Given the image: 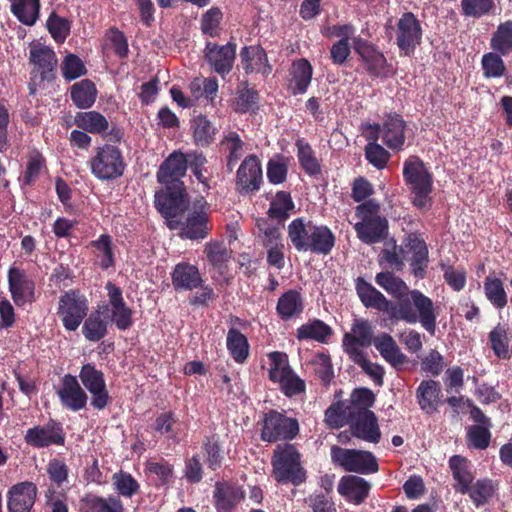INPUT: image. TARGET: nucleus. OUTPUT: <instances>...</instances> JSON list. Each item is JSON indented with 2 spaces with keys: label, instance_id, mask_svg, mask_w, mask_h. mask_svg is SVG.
Wrapping results in <instances>:
<instances>
[{
  "label": "nucleus",
  "instance_id": "nucleus-1",
  "mask_svg": "<svg viewBox=\"0 0 512 512\" xmlns=\"http://www.w3.org/2000/svg\"><path fill=\"white\" fill-rule=\"evenodd\" d=\"M374 344L383 359L396 370H402L410 360L401 351L394 338L388 333H381L373 339V327L366 319H355L351 332L343 336L342 346L349 356L355 353H364L361 348H367Z\"/></svg>",
  "mask_w": 512,
  "mask_h": 512
},
{
  "label": "nucleus",
  "instance_id": "nucleus-2",
  "mask_svg": "<svg viewBox=\"0 0 512 512\" xmlns=\"http://www.w3.org/2000/svg\"><path fill=\"white\" fill-rule=\"evenodd\" d=\"M391 320L405 321L409 324L420 322L422 327L431 335L436 331V319L433 301L420 290H410L404 298L394 303Z\"/></svg>",
  "mask_w": 512,
  "mask_h": 512
},
{
  "label": "nucleus",
  "instance_id": "nucleus-3",
  "mask_svg": "<svg viewBox=\"0 0 512 512\" xmlns=\"http://www.w3.org/2000/svg\"><path fill=\"white\" fill-rule=\"evenodd\" d=\"M402 173L404 182L411 192L413 205L418 209L430 207L433 175L423 160L416 155L409 156L404 161Z\"/></svg>",
  "mask_w": 512,
  "mask_h": 512
},
{
  "label": "nucleus",
  "instance_id": "nucleus-4",
  "mask_svg": "<svg viewBox=\"0 0 512 512\" xmlns=\"http://www.w3.org/2000/svg\"><path fill=\"white\" fill-rule=\"evenodd\" d=\"M272 476L279 484L300 486L306 481L301 453L294 444L277 445L271 458Z\"/></svg>",
  "mask_w": 512,
  "mask_h": 512
},
{
  "label": "nucleus",
  "instance_id": "nucleus-5",
  "mask_svg": "<svg viewBox=\"0 0 512 512\" xmlns=\"http://www.w3.org/2000/svg\"><path fill=\"white\" fill-rule=\"evenodd\" d=\"M379 213L380 205L374 199H369L355 208V216L361 221L354 225V229L358 238L365 244L382 242L389 234L388 220Z\"/></svg>",
  "mask_w": 512,
  "mask_h": 512
},
{
  "label": "nucleus",
  "instance_id": "nucleus-6",
  "mask_svg": "<svg viewBox=\"0 0 512 512\" xmlns=\"http://www.w3.org/2000/svg\"><path fill=\"white\" fill-rule=\"evenodd\" d=\"M88 166L95 178L110 181L122 177L127 165L122 150L116 145L105 143L94 149Z\"/></svg>",
  "mask_w": 512,
  "mask_h": 512
},
{
  "label": "nucleus",
  "instance_id": "nucleus-7",
  "mask_svg": "<svg viewBox=\"0 0 512 512\" xmlns=\"http://www.w3.org/2000/svg\"><path fill=\"white\" fill-rule=\"evenodd\" d=\"M88 312V298L80 290L70 289L59 296L56 315L66 331L75 332Z\"/></svg>",
  "mask_w": 512,
  "mask_h": 512
},
{
  "label": "nucleus",
  "instance_id": "nucleus-8",
  "mask_svg": "<svg viewBox=\"0 0 512 512\" xmlns=\"http://www.w3.org/2000/svg\"><path fill=\"white\" fill-rule=\"evenodd\" d=\"M300 427L296 418L288 417L285 412L271 409L262 419L261 440L269 443L291 441L299 434Z\"/></svg>",
  "mask_w": 512,
  "mask_h": 512
},
{
  "label": "nucleus",
  "instance_id": "nucleus-9",
  "mask_svg": "<svg viewBox=\"0 0 512 512\" xmlns=\"http://www.w3.org/2000/svg\"><path fill=\"white\" fill-rule=\"evenodd\" d=\"M353 48L359 56L363 69L370 77L386 79L394 74L392 64L372 42L357 37L353 40Z\"/></svg>",
  "mask_w": 512,
  "mask_h": 512
},
{
  "label": "nucleus",
  "instance_id": "nucleus-10",
  "mask_svg": "<svg viewBox=\"0 0 512 512\" xmlns=\"http://www.w3.org/2000/svg\"><path fill=\"white\" fill-rule=\"evenodd\" d=\"M330 455L333 464L347 472L367 475L379 470L377 459L370 451L347 449L334 445L331 447Z\"/></svg>",
  "mask_w": 512,
  "mask_h": 512
},
{
  "label": "nucleus",
  "instance_id": "nucleus-11",
  "mask_svg": "<svg viewBox=\"0 0 512 512\" xmlns=\"http://www.w3.org/2000/svg\"><path fill=\"white\" fill-rule=\"evenodd\" d=\"M25 443L35 449L48 448L50 446H64L66 432L61 422L50 418L44 424L34 425L26 430Z\"/></svg>",
  "mask_w": 512,
  "mask_h": 512
},
{
  "label": "nucleus",
  "instance_id": "nucleus-12",
  "mask_svg": "<svg viewBox=\"0 0 512 512\" xmlns=\"http://www.w3.org/2000/svg\"><path fill=\"white\" fill-rule=\"evenodd\" d=\"M155 194V207L167 220L183 214L188 208V194L185 186L163 185Z\"/></svg>",
  "mask_w": 512,
  "mask_h": 512
},
{
  "label": "nucleus",
  "instance_id": "nucleus-13",
  "mask_svg": "<svg viewBox=\"0 0 512 512\" xmlns=\"http://www.w3.org/2000/svg\"><path fill=\"white\" fill-rule=\"evenodd\" d=\"M423 30L419 19L412 12H405L398 19L395 28V43L405 56L414 54L420 45Z\"/></svg>",
  "mask_w": 512,
  "mask_h": 512
},
{
  "label": "nucleus",
  "instance_id": "nucleus-14",
  "mask_svg": "<svg viewBox=\"0 0 512 512\" xmlns=\"http://www.w3.org/2000/svg\"><path fill=\"white\" fill-rule=\"evenodd\" d=\"M390 150L399 152L404 149L406 141L407 123L403 117L390 112L384 114L381 123H375L371 126Z\"/></svg>",
  "mask_w": 512,
  "mask_h": 512
},
{
  "label": "nucleus",
  "instance_id": "nucleus-15",
  "mask_svg": "<svg viewBox=\"0 0 512 512\" xmlns=\"http://www.w3.org/2000/svg\"><path fill=\"white\" fill-rule=\"evenodd\" d=\"M79 379L92 396L91 406L96 410L105 409L110 403L111 397L106 387L104 373L93 363H87L81 367Z\"/></svg>",
  "mask_w": 512,
  "mask_h": 512
},
{
  "label": "nucleus",
  "instance_id": "nucleus-16",
  "mask_svg": "<svg viewBox=\"0 0 512 512\" xmlns=\"http://www.w3.org/2000/svg\"><path fill=\"white\" fill-rule=\"evenodd\" d=\"M209 204L200 197L193 203V209L188 213L186 221L180 229V236L183 239L203 240L211 230L209 222Z\"/></svg>",
  "mask_w": 512,
  "mask_h": 512
},
{
  "label": "nucleus",
  "instance_id": "nucleus-17",
  "mask_svg": "<svg viewBox=\"0 0 512 512\" xmlns=\"http://www.w3.org/2000/svg\"><path fill=\"white\" fill-rule=\"evenodd\" d=\"M105 289L109 298V312L106 317L109 318V323L112 322L120 331H126L133 325V311L127 306L123 298V293L120 287L112 282H107Z\"/></svg>",
  "mask_w": 512,
  "mask_h": 512
},
{
  "label": "nucleus",
  "instance_id": "nucleus-18",
  "mask_svg": "<svg viewBox=\"0 0 512 512\" xmlns=\"http://www.w3.org/2000/svg\"><path fill=\"white\" fill-rule=\"evenodd\" d=\"M347 423L354 437L374 444L380 441L381 431L373 411H348Z\"/></svg>",
  "mask_w": 512,
  "mask_h": 512
},
{
  "label": "nucleus",
  "instance_id": "nucleus-19",
  "mask_svg": "<svg viewBox=\"0 0 512 512\" xmlns=\"http://www.w3.org/2000/svg\"><path fill=\"white\" fill-rule=\"evenodd\" d=\"M263 183L259 158L250 154L240 164L236 174V190L240 194H253L259 191Z\"/></svg>",
  "mask_w": 512,
  "mask_h": 512
},
{
  "label": "nucleus",
  "instance_id": "nucleus-20",
  "mask_svg": "<svg viewBox=\"0 0 512 512\" xmlns=\"http://www.w3.org/2000/svg\"><path fill=\"white\" fill-rule=\"evenodd\" d=\"M187 169L188 153L173 151L159 166L157 181L162 185L185 186L182 178L186 175Z\"/></svg>",
  "mask_w": 512,
  "mask_h": 512
},
{
  "label": "nucleus",
  "instance_id": "nucleus-21",
  "mask_svg": "<svg viewBox=\"0 0 512 512\" xmlns=\"http://www.w3.org/2000/svg\"><path fill=\"white\" fill-rule=\"evenodd\" d=\"M8 288L14 303L22 307L35 300V283L22 268L11 266L7 273Z\"/></svg>",
  "mask_w": 512,
  "mask_h": 512
},
{
  "label": "nucleus",
  "instance_id": "nucleus-22",
  "mask_svg": "<svg viewBox=\"0 0 512 512\" xmlns=\"http://www.w3.org/2000/svg\"><path fill=\"white\" fill-rule=\"evenodd\" d=\"M236 48V43L232 41L222 46L207 42L204 49L205 59L214 72L225 77L233 68Z\"/></svg>",
  "mask_w": 512,
  "mask_h": 512
},
{
  "label": "nucleus",
  "instance_id": "nucleus-23",
  "mask_svg": "<svg viewBox=\"0 0 512 512\" xmlns=\"http://www.w3.org/2000/svg\"><path fill=\"white\" fill-rule=\"evenodd\" d=\"M61 405L73 412L86 408L88 396L86 391L80 386L77 377L72 374H66L62 378V384L56 392Z\"/></svg>",
  "mask_w": 512,
  "mask_h": 512
},
{
  "label": "nucleus",
  "instance_id": "nucleus-24",
  "mask_svg": "<svg viewBox=\"0 0 512 512\" xmlns=\"http://www.w3.org/2000/svg\"><path fill=\"white\" fill-rule=\"evenodd\" d=\"M37 487L24 481L13 485L7 493L8 512H30L35 504Z\"/></svg>",
  "mask_w": 512,
  "mask_h": 512
},
{
  "label": "nucleus",
  "instance_id": "nucleus-25",
  "mask_svg": "<svg viewBox=\"0 0 512 512\" xmlns=\"http://www.w3.org/2000/svg\"><path fill=\"white\" fill-rule=\"evenodd\" d=\"M109 312V305L104 304L88 312V315L82 322L81 332L84 338L89 342H98L108 334L109 318L106 314Z\"/></svg>",
  "mask_w": 512,
  "mask_h": 512
},
{
  "label": "nucleus",
  "instance_id": "nucleus-26",
  "mask_svg": "<svg viewBox=\"0 0 512 512\" xmlns=\"http://www.w3.org/2000/svg\"><path fill=\"white\" fill-rule=\"evenodd\" d=\"M415 397L420 409L432 415L438 411L443 404V392L439 381L424 379L420 382L415 391Z\"/></svg>",
  "mask_w": 512,
  "mask_h": 512
},
{
  "label": "nucleus",
  "instance_id": "nucleus-27",
  "mask_svg": "<svg viewBox=\"0 0 512 512\" xmlns=\"http://www.w3.org/2000/svg\"><path fill=\"white\" fill-rule=\"evenodd\" d=\"M355 290L364 307L376 309L381 312H387L391 317L394 303L388 300L379 290H377L371 283L367 282L363 277L359 276L355 279Z\"/></svg>",
  "mask_w": 512,
  "mask_h": 512
},
{
  "label": "nucleus",
  "instance_id": "nucleus-28",
  "mask_svg": "<svg viewBox=\"0 0 512 512\" xmlns=\"http://www.w3.org/2000/svg\"><path fill=\"white\" fill-rule=\"evenodd\" d=\"M242 489L227 481L216 482L213 491V503L217 512H232L244 499Z\"/></svg>",
  "mask_w": 512,
  "mask_h": 512
},
{
  "label": "nucleus",
  "instance_id": "nucleus-29",
  "mask_svg": "<svg viewBox=\"0 0 512 512\" xmlns=\"http://www.w3.org/2000/svg\"><path fill=\"white\" fill-rule=\"evenodd\" d=\"M240 62L247 75L260 73L267 76L272 71L266 51L260 45L244 46L240 51Z\"/></svg>",
  "mask_w": 512,
  "mask_h": 512
},
{
  "label": "nucleus",
  "instance_id": "nucleus-30",
  "mask_svg": "<svg viewBox=\"0 0 512 512\" xmlns=\"http://www.w3.org/2000/svg\"><path fill=\"white\" fill-rule=\"evenodd\" d=\"M171 280L175 291H192L204 283L199 268L188 262H179L174 266Z\"/></svg>",
  "mask_w": 512,
  "mask_h": 512
},
{
  "label": "nucleus",
  "instance_id": "nucleus-31",
  "mask_svg": "<svg viewBox=\"0 0 512 512\" xmlns=\"http://www.w3.org/2000/svg\"><path fill=\"white\" fill-rule=\"evenodd\" d=\"M29 61L40 73L41 80L51 81L55 78L57 59L51 48L41 44H33L29 51Z\"/></svg>",
  "mask_w": 512,
  "mask_h": 512
},
{
  "label": "nucleus",
  "instance_id": "nucleus-32",
  "mask_svg": "<svg viewBox=\"0 0 512 512\" xmlns=\"http://www.w3.org/2000/svg\"><path fill=\"white\" fill-rule=\"evenodd\" d=\"M370 489V483L364 478L355 475H346L340 479L337 490L346 501L360 505L369 496Z\"/></svg>",
  "mask_w": 512,
  "mask_h": 512
},
{
  "label": "nucleus",
  "instance_id": "nucleus-33",
  "mask_svg": "<svg viewBox=\"0 0 512 512\" xmlns=\"http://www.w3.org/2000/svg\"><path fill=\"white\" fill-rule=\"evenodd\" d=\"M461 495H468L476 508L490 504L498 497L499 482L490 478H480L473 481Z\"/></svg>",
  "mask_w": 512,
  "mask_h": 512
},
{
  "label": "nucleus",
  "instance_id": "nucleus-34",
  "mask_svg": "<svg viewBox=\"0 0 512 512\" xmlns=\"http://www.w3.org/2000/svg\"><path fill=\"white\" fill-rule=\"evenodd\" d=\"M289 91L292 95H302L307 92L313 76V67L306 58L294 60L290 69Z\"/></svg>",
  "mask_w": 512,
  "mask_h": 512
},
{
  "label": "nucleus",
  "instance_id": "nucleus-35",
  "mask_svg": "<svg viewBox=\"0 0 512 512\" xmlns=\"http://www.w3.org/2000/svg\"><path fill=\"white\" fill-rule=\"evenodd\" d=\"M304 308V298L301 293L295 289H289L278 298L276 312L281 320L288 321L299 317Z\"/></svg>",
  "mask_w": 512,
  "mask_h": 512
},
{
  "label": "nucleus",
  "instance_id": "nucleus-36",
  "mask_svg": "<svg viewBox=\"0 0 512 512\" xmlns=\"http://www.w3.org/2000/svg\"><path fill=\"white\" fill-rule=\"evenodd\" d=\"M335 244V234L328 226L313 224L307 251L326 256L332 252Z\"/></svg>",
  "mask_w": 512,
  "mask_h": 512
},
{
  "label": "nucleus",
  "instance_id": "nucleus-37",
  "mask_svg": "<svg viewBox=\"0 0 512 512\" xmlns=\"http://www.w3.org/2000/svg\"><path fill=\"white\" fill-rule=\"evenodd\" d=\"M449 468L455 481L453 484L455 492L461 494L464 493V491H468L467 487L472 484L475 479L471 471L470 461L461 455H453L449 459Z\"/></svg>",
  "mask_w": 512,
  "mask_h": 512
},
{
  "label": "nucleus",
  "instance_id": "nucleus-38",
  "mask_svg": "<svg viewBox=\"0 0 512 512\" xmlns=\"http://www.w3.org/2000/svg\"><path fill=\"white\" fill-rule=\"evenodd\" d=\"M201 452L204 463L211 471L218 470L225 460V450L221 445L218 434H212L203 438Z\"/></svg>",
  "mask_w": 512,
  "mask_h": 512
},
{
  "label": "nucleus",
  "instance_id": "nucleus-39",
  "mask_svg": "<svg viewBox=\"0 0 512 512\" xmlns=\"http://www.w3.org/2000/svg\"><path fill=\"white\" fill-rule=\"evenodd\" d=\"M313 222L304 217L293 219L288 225V238L298 252H307Z\"/></svg>",
  "mask_w": 512,
  "mask_h": 512
},
{
  "label": "nucleus",
  "instance_id": "nucleus-40",
  "mask_svg": "<svg viewBox=\"0 0 512 512\" xmlns=\"http://www.w3.org/2000/svg\"><path fill=\"white\" fill-rule=\"evenodd\" d=\"M97 88L90 79H83L70 87V98L79 109L91 108L97 98Z\"/></svg>",
  "mask_w": 512,
  "mask_h": 512
},
{
  "label": "nucleus",
  "instance_id": "nucleus-41",
  "mask_svg": "<svg viewBox=\"0 0 512 512\" xmlns=\"http://www.w3.org/2000/svg\"><path fill=\"white\" fill-rule=\"evenodd\" d=\"M332 335V328L320 319L309 320L296 330V337L299 341L314 340L326 344Z\"/></svg>",
  "mask_w": 512,
  "mask_h": 512
},
{
  "label": "nucleus",
  "instance_id": "nucleus-42",
  "mask_svg": "<svg viewBox=\"0 0 512 512\" xmlns=\"http://www.w3.org/2000/svg\"><path fill=\"white\" fill-rule=\"evenodd\" d=\"M74 124L91 134L103 135L109 129V122L98 111L77 112L74 116Z\"/></svg>",
  "mask_w": 512,
  "mask_h": 512
},
{
  "label": "nucleus",
  "instance_id": "nucleus-43",
  "mask_svg": "<svg viewBox=\"0 0 512 512\" xmlns=\"http://www.w3.org/2000/svg\"><path fill=\"white\" fill-rule=\"evenodd\" d=\"M490 347L499 359H509L511 351L509 343L512 339L510 329L507 324L498 323L488 335Z\"/></svg>",
  "mask_w": 512,
  "mask_h": 512
},
{
  "label": "nucleus",
  "instance_id": "nucleus-44",
  "mask_svg": "<svg viewBox=\"0 0 512 512\" xmlns=\"http://www.w3.org/2000/svg\"><path fill=\"white\" fill-rule=\"evenodd\" d=\"M11 13L19 22L33 26L40 16V0H9Z\"/></svg>",
  "mask_w": 512,
  "mask_h": 512
},
{
  "label": "nucleus",
  "instance_id": "nucleus-45",
  "mask_svg": "<svg viewBox=\"0 0 512 512\" xmlns=\"http://www.w3.org/2000/svg\"><path fill=\"white\" fill-rule=\"evenodd\" d=\"M297 148V158L300 167L309 176H317L321 173V164L316 157L315 151L311 145L303 138H299L295 142Z\"/></svg>",
  "mask_w": 512,
  "mask_h": 512
},
{
  "label": "nucleus",
  "instance_id": "nucleus-46",
  "mask_svg": "<svg viewBox=\"0 0 512 512\" xmlns=\"http://www.w3.org/2000/svg\"><path fill=\"white\" fill-rule=\"evenodd\" d=\"M193 139L197 146L208 147L215 139L216 127L205 115H198L191 121Z\"/></svg>",
  "mask_w": 512,
  "mask_h": 512
},
{
  "label": "nucleus",
  "instance_id": "nucleus-47",
  "mask_svg": "<svg viewBox=\"0 0 512 512\" xmlns=\"http://www.w3.org/2000/svg\"><path fill=\"white\" fill-rule=\"evenodd\" d=\"M227 349L237 363H244L249 356V343L247 337L238 329L231 328L227 333Z\"/></svg>",
  "mask_w": 512,
  "mask_h": 512
},
{
  "label": "nucleus",
  "instance_id": "nucleus-48",
  "mask_svg": "<svg viewBox=\"0 0 512 512\" xmlns=\"http://www.w3.org/2000/svg\"><path fill=\"white\" fill-rule=\"evenodd\" d=\"M294 208L295 204L291 197V193L287 191H278L270 202L267 214L271 219L284 222L289 218L290 211H292Z\"/></svg>",
  "mask_w": 512,
  "mask_h": 512
},
{
  "label": "nucleus",
  "instance_id": "nucleus-49",
  "mask_svg": "<svg viewBox=\"0 0 512 512\" xmlns=\"http://www.w3.org/2000/svg\"><path fill=\"white\" fill-rule=\"evenodd\" d=\"M375 281L381 288H383L388 294L395 297L398 301H400V298H404L406 293L410 291L407 284L400 277H397L390 271L377 273Z\"/></svg>",
  "mask_w": 512,
  "mask_h": 512
},
{
  "label": "nucleus",
  "instance_id": "nucleus-50",
  "mask_svg": "<svg viewBox=\"0 0 512 512\" xmlns=\"http://www.w3.org/2000/svg\"><path fill=\"white\" fill-rule=\"evenodd\" d=\"M490 46L503 56L512 52V20H507L498 25L491 37Z\"/></svg>",
  "mask_w": 512,
  "mask_h": 512
},
{
  "label": "nucleus",
  "instance_id": "nucleus-51",
  "mask_svg": "<svg viewBox=\"0 0 512 512\" xmlns=\"http://www.w3.org/2000/svg\"><path fill=\"white\" fill-rule=\"evenodd\" d=\"M485 296L496 309H503L507 305V294L501 279L486 277L484 281Z\"/></svg>",
  "mask_w": 512,
  "mask_h": 512
},
{
  "label": "nucleus",
  "instance_id": "nucleus-52",
  "mask_svg": "<svg viewBox=\"0 0 512 512\" xmlns=\"http://www.w3.org/2000/svg\"><path fill=\"white\" fill-rule=\"evenodd\" d=\"M88 512H125L124 505L119 497L91 496L86 499Z\"/></svg>",
  "mask_w": 512,
  "mask_h": 512
},
{
  "label": "nucleus",
  "instance_id": "nucleus-53",
  "mask_svg": "<svg viewBox=\"0 0 512 512\" xmlns=\"http://www.w3.org/2000/svg\"><path fill=\"white\" fill-rule=\"evenodd\" d=\"M221 143L227 146L229 153L227 155L226 167L228 172H232L242 156L244 143L239 134L234 131H230L226 134Z\"/></svg>",
  "mask_w": 512,
  "mask_h": 512
},
{
  "label": "nucleus",
  "instance_id": "nucleus-54",
  "mask_svg": "<svg viewBox=\"0 0 512 512\" xmlns=\"http://www.w3.org/2000/svg\"><path fill=\"white\" fill-rule=\"evenodd\" d=\"M176 423L177 419L172 411L162 412L155 418L153 430L160 436H165L174 442H178V433L175 430Z\"/></svg>",
  "mask_w": 512,
  "mask_h": 512
},
{
  "label": "nucleus",
  "instance_id": "nucleus-55",
  "mask_svg": "<svg viewBox=\"0 0 512 512\" xmlns=\"http://www.w3.org/2000/svg\"><path fill=\"white\" fill-rule=\"evenodd\" d=\"M498 52H488L482 56L481 66L485 78H500L505 75L506 65Z\"/></svg>",
  "mask_w": 512,
  "mask_h": 512
},
{
  "label": "nucleus",
  "instance_id": "nucleus-56",
  "mask_svg": "<svg viewBox=\"0 0 512 512\" xmlns=\"http://www.w3.org/2000/svg\"><path fill=\"white\" fill-rule=\"evenodd\" d=\"M90 246L94 247L100 253L99 265L102 269L107 270L114 266V252L110 235L101 234L97 240L90 242Z\"/></svg>",
  "mask_w": 512,
  "mask_h": 512
},
{
  "label": "nucleus",
  "instance_id": "nucleus-57",
  "mask_svg": "<svg viewBox=\"0 0 512 512\" xmlns=\"http://www.w3.org/2000/svg\"><path fill=\"white\" fill-rule=\"evenodd\" d=\"M204 252L208 262L216 269L221 270L230 259V251L223 242L210 241L206 243Z\"/></svg>",
  "mask_w": 512,
  "mask_h": 512
},
{
  "label": "nucleus",
  "instance_id": "nucleus-58",
  "mask_svg": "<svg viewBox=\"0 0 512 512\" xmlns=\"http://www.w3.org/2000/svg\"><path fill=\"white\" fill-rule=\"evenodd\" d=\"M279 384L281 392L289 398L302 394L306 390V384L294 371L291 369L288 374H284L276 382Z\"/></svg>",
  "mask_w": 512,
  "mask_h": 512
},
{
  "label": "nucleus",
  "instance_id": "nucleus-59",
  "mask_svg": "<svg viewBox=\"0 0 512 512\" xmlns=\"http://www.w3.org/2000/svg\"><path fill=\"white\" fill-rule=\"evenodd\" d=\"M495 8L493 0H461V11L465 17L479 19Z\"/></svg>",
  "mask_w": 512,
  "mask_h": 512
},
{
  "label": "nucleus",
  "instance_id": "nucleus-60",
  "mask_svg": "<svg viewBox=\"0 0 512 512\" xmlns=\"http://www.w3.org/2000/svg\"><path fill=\"white\" fill-rule=\"evenodd\" d=\"M268 358L270 360L268 377L273 383L277 382L284 374H288L292 369L289 365L288 355L285 352H270Z\"/></svg>",
  "mask_w": 512,
  "mask_h": 512
},
{
  "label": "nucleus",
  "instance_id": "nucleus-61",
  "mask_svg": "<svg viewBox=\"0 0 512 512\" xmlns=\"http://www.w3.org/2000/svg\"><path fill=\"white\" fill-rule=\"evenodd\" d=\"M46 471L53 486L61 488L68 483L69 467L63 459H51L46 466Z\"/></svg>",
  "mask_w": 512,
  "mask_h": 512
},
{
  "label": "nucleus",
  "instance_id": "nucleus-62",
  "mask_svg": "<svg viewBox=\"0 0 512 512\" xmlns=\"http://www.w3.org/2000/svg\"><path fill=\"white\" fill-rule=\"evenodd\" d=\"M60 68L62 76L66 81H72L87 74L83 61L72 53L65 56Z\"/></svg>",
  "mask_w": 512,
  "mask_h": 512
},
{
  "label": "nucleus",
  "instance_id": "nucleus-63",
  "mask_svg": "<svg viewBox=\"0 0 512 512\" xmlns=\"http://www.w3.org/2000/svg\"><path fill=\"white\" fill-rule=\"evenodd\" d=\"M349 359L351 361H353L355 364H357L358 366H360L362 368V370L373 379V381L376 385H378V386L383 385V378H384L385 371L381 365L370 362L366 358L365 353L353 352V356H349Z\"/></svg>",
  "mask_w": 512,
  "mask_h": 512
},
{
  "label": "nucleus",
  "instance_id": "nucleus-64",
  "mask_svg": "<svg viewBox=\"0 0 512 512\" xmlns=\"http://www.w3.org/2000/svg\"><path fill=\"white\" fill-rule=\"evenodd\" d=\"M421 371L428 376L437 377L439 376L445 366L444 357L436 349H431L426 356L421 359L420 362Z\"/></svg>",
  "mask_w": 512,
  "mask_h": 512
}]
</instances>
